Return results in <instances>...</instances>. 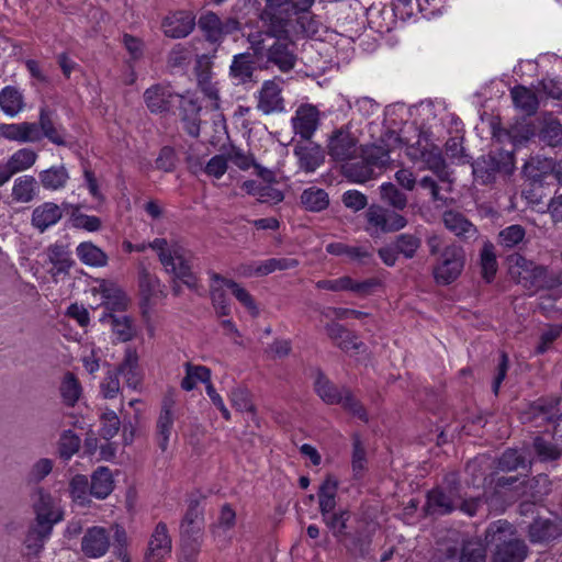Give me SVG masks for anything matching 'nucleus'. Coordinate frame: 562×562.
Segmentation results:
<instances>
[{
	"instance_id": "obj_56",
	"label": "nucleus",
	"mask_w": 562,
	"mask_h": 562,
	"mask_svg": "<svg viewBox=\"0 0 562 562\" xmlns=\"http://www.w3.org/2000/svg\"><path fill=\"white\" fill-rule=\"evenodd\" d=\"M371 543L370 535L357 533L350 539H346L342 544L352 555H364L369 552Z\"/></svg>"
},
{
	"instance_id": "obj_53",
	"label": "nucleus",
	"mask_w": 562,
	"mask_h": 562,
	"mask_svg": "<svg viewBox=\"0 0 562 562\" xmlns=\"http://www.w3.org/2000/svg\"><path fill=\"white\" fill-rule=\"evenodd\" d=\"M180 530L181 536L188 538L194 537L201 532L202 514L196 506L189 508L181 522Z\"/></svg>"
},
{
	"instance_id": "obj_20",
	"label": "nucleus",
	"mask_w": 562,
	"mask_h": 562,
	"mask_svg": "<svg viewBox=\"0 0 562 562\" xmlns=\"http://www.w3.org/2000/svg\"><path fill=\"white\" fill-rule=\"evenodd\" d=\"M292 41L293 38H285L284 33H281L280 30L277 40L269 45L268 61L276 65L283 72L291 70L296 63V56L289 47V43Z\"/></svg>"
},
{
	"instance_id": "obj_10",
	"label": "nucleus",
	"mask_w": 562,
	"mask_h": 562,
	"mask_svg": "<svg viewBox=\"0 0 562 562\" xmlns=\"http://www.w3.org/2000/svg\"><path fill=\"white\" fill-rule=\"evenodd\" d=\"M177 398L173 390H169L161 400L160 411L156 420V441L165 452L169 447L170 437L176 420Z\"/></svg>"
},
{
	"instance_id": "obj_13",
	"label": "nucleus",
	"mask_w": 562,
	"mask_h": 562,
	"mask_svg": "<svg viewBox=\"0 0 562 562\" xmlns=\"http://www.w3.org/2000/svg\"><path fill=\"white\" fill-rule=\"evenodd\" d=\"M292 18V14L283 19L280 16L281 33H284L285 38H295L300 35L303 36H315L322 25L321 21L315 16L311 15L306 11Z\"/></svg>"
},
{
	"instance_id": "obj_42",
	"label": "nucleus",
	"mask_w": 562,
	"mask_h": 562,
	"mask_svg": "<svg viewBox=\"0 0 562 562\" xmlns=\"http://www.w3.org/2000/svg\"><path fill=\"white\" fill-rule=\"evenodd\" d=\"M510 95L515 106L528 115L533 114L539 106L536 93L524 86L514 87Z\"/></svg>"
},
{
	"instance_id": "obj_41",
	"label": "nucleus",
	"mask_w": 562,
	"mask_h": 562,
	"mask_svg": "<svg viewBox=\"0 0 562 562\" xmlns=\"http://www.w3.org/2000/svg\"><path fill=\"white\" fill-rule=\"evenodd\" d=\"M76 254L79 260L86 266L104 267L108 263L105 252L90 241L79 244L76 248Z\"/></svg>"
},
{
	"instance_id": "obj_21",
	"label": "nucleus",
	"mask_w": 562,
	"mask_h": 562,
	"mask_svg": "<svg viewBox=\"0 0 562 562\" xmlns=\"http://www.w3.org/2000/svg\"><path fill=\"white\" fill-rule=\"evenodd\" d=\"M281 86L276 80H267L257 92V108L263 114L282 112L284 110V100L281 95Z\"/></svg>"
},
{
	"instance_id": "obj_26",
	"label": "nucleus",
	"mask_w": 562,
	"mask_h": 562,
	"mask_svg": "<svg viewBox=\"0 0 562 562\" xmlns=\"http://www.w3.org/2000/svg\"><path fill=\"white\" fill-rule=\"evenodd\" d=\"M443 224L448 231L464 240L475 238L476 227L461 213L447 211L442 216Z\"/></svg>"
},
{
	"instance_id": "obj_14",
	"label": "nucleus",
	"mask_w": 562,
	"mask_h": 562,
	"mask_svg": "<svg viewBox=\"0 0 562 562\" xmlns=\"http://www.w3.org/2000/svg\"><path fill=\"white\" fill-rule=\"evenodd\" d=\"M195 14L192 11L180 10L170 12L161 21L162 33L170 38H183L195 27Z\"/></svg>"
},
{
	"instance_id": "obj_39",
	"label": "nucleus",
	"mask_w": 562,
	"mask_h": 562,
	"mask_svg": "<svg viewBox=\"0 0 562 562\" xmlns=\"http://www.w3.org/2000/svg\"><path fill=\"white\" fill-rule=\"evenodd\" d=\"M186 375L181 380L182 390L189 392L196 387L199 383L205 386L211 382V371L204 366H196L190 362L184 363Z\"/></svg>"
},
{
	"instance_id": "obj_54",
	"label": "nucleus",
	"mask_w": 562,
	"mask_h": 562,
	"mask_svg": "<svg viewBox=\"0 0 562 562\" xmlns=\"http://www.w3.org/2000/svg\"><path fill=\"white\" fill-rule=\"evenodd\" d=\"M380 194L381 199L395 210H403L407 205V196L391 182L380 186Z\"/></svg>"
},
{
	"instance_id": "obj_34",
	"label": "nucleus",
	"mask_w": 562,
	"mask_h": 562,
	"mask_svg": "<svg viewBox=\"0 0 562 562\" xmlns=\"http://www.w3.org/2000/svg\"><path fill=\"white\" fill-rule=\"evenodd\" d=\"M561 532L557 521L539 518L530 526L529 536L531 542L546 543L558 538Z\"/></svg>"
},
{
	"instance_id": "obj_33",
	"label": "nucleus",
	"mask_w": 562,
	"mask_h": 562,
	"mask_svg": "<svg viewBox=\"0 0 562 562\" xmlns=\"http://www.w3.org/2000/svg\"><path fill=\"white\" fill-rule=\"evenodd\" d=\"M297 265V260L292 258H271L249 266L248 269L244 271V276H267L277 270L293 269Z\"/></svg>"
},
{
	"instance_id": "obj_58",
	"label": "nucleus",
	"mask_w": 562,
	"mask_h": 562,
	"mask_svg": "<svg viewBox=\"0 0 562 562\" xmlns=\"http://www.w3.org/2000/svg\"><path fill=\"white\" fill-rule=\"evenodd\" d=\"M419 246V238L408 234L400 235L395 241L396 250L402 252L406 258L414 257Z\"/></svg>"
},
{
	"instance_id": "obj_12",
	"label": "nucleus",
	"mask_w": 562,
	"mask_h": 562,
	"mask_svg": "<svg viewBox=\"0 0 562 562\" xmlns=\"http://www.w3.org/2000/svg\"><path fill=\"white\" fill-rule=\"evenodd\" d=\"M199 26L211 42H222L227 35L240 31V23L234 18L220 19L213 12H206L199 19Z\"/></svg>"
},
{
	"instance_id": "obj_15",
	"label": "nucleus",
	"mask_w": 562,
	"mask_h": 562,
	"mask_svg": "<svg viewBox=\"0 0 562 562\" xmlns=\"http://www.w3.org/2000/svg\"><path fill=\"white\" fill-rule=\"evenodd\" d=\"M321 113L313 104H301L291 119L292 128L295 135L308 140L313 137L319 126Z\"/></svg>"
},
{
	"instance_id": "obj_18",
	"label": "nucleus",
	"mask_w": 562,
	"mask_h": 562,
	"mask_svg": "<svg viewBox=\"0 0 562 562\" xmlns=\"http://www.w3.org/2000/svg\"><path fill=\"white\" fill-rule=\"evenodd\" d=\"M110 549V532L100 526H94L85 532L81 539V552L89 559H99Z\"/></svg>"
},
{
	"instance_id": "obj_62",
	"label": "nucleus",
	"mask_w": 562,
	"mask_h": 562,
	"mask_svg": "<svg viewBox=\"0 0 562 562\" xmlns=\"http://www.w3.org/2000/svg\"><path fill=\"white\" fill-rule=\"evenodd\" d=\"M342 203L347 209L359 212L368 205L367 196L358 190H348L342 194Z\"/></svg>"
},
{
	"instance_id": "obj_40",
	"label": "nucleus",
	"mask_w": 562,
	"mask_h": 562,
	"mask_svg": "<svg viewBox=\"0 0 562 562\" xmlns=\"http://www.w3.org/2000/svg\"><path fill=\"white\" fill-rule=\"evenodd\" d=\"M539 138L551 147L562 146V124L560 121L551 114H546L542 119Z\"/></svg>"
},
{
	"instance_id": "obj_52",
	"label": "nucleus",
	"mask_w": 562,
	"mask_h": 562,
	"mask_svg": "<svg viewBox=\"0 0 562 562\" xmlns=\"http://www.w3.org/2000/svg\"><path fill=\"white\" fill-rule=\"evenodd\" d=\"M69 493L72 501L79 505L89 503L90 486L86 475L77 474L69 482Z\"/></svg>"
},
{
	"instance_id": "obj_35",
	"label": "nucleus",
	"mask_w": 562,
	"mask_h": 562,
	"mask_svg": "<svg viewBox=\"0 0 562 562\" xmlns=\"http://www.w3.org/2000/svg\"><path fill=\"white\" fill-rule=\"evenodd\" d=\"M294 155L299 159L300 168L305 172H314L324 162V154L319 146H296Z\"/></svg>"
},
{
	"instance_id": "obj_59",
	"label": "nucleus",
	"mask_w": 562,
	"mask_h": 562,
	"mask_svg": "<svg viewBox=\"0 0 562 562\" xmlns=\"http://www.w3.org/2000/svg\"><path fill=\"white\" fill-rule=\"evenodd\" d=\"M498 467L503 471H514L520 467L525 468L526 464L525 459L517 450L508 449L502 454Z\"/></svg>"
},
{
	"instance_id": "obj_46",
	"label": "nucleus",
	"mask_w": 562,
	"mask_h": 562,
	"mask_svg": "<svg viewBox=\"0 0 562 562\" xmlns=\"http://www.w3.org/2000/svg\"><path fill=\"white\" fill-rule=\"evenodd\" d=\"M326 526L331 530L333 535L339 542L347 539V522L350 519V513L347 509H340L335 513L327 514L323 517Z\"/></svg>"
},
{
	"instance_id": "obj_45",
	"label": "nucleus",
	"mask_w": 562,
	"mask_h": 562,
	"mask_svg": "<svg viewBox=\"0 0 562 562\" xmlns=\"http://www.w3.org/2000/svg\"><path fill=\"white\" fill-rule=\"evenodd\" d=\"M326 251L334 256H347L352 260L364 261L372 257V250L363 246H348L342 243H331L326 246Z\"/></svg>"
},
{
	"instance_id": "obj_7",
	"label": "nucleus",
	"mask_w": 562,
	"mask_h": 562,
	"mask_svg": "<svg viewBox=\"0 0 562 562\" xmlns=\"http://www.w3.org/2000/svg\"><path fill=\"white\" fill-rule=\"evenodd\" d=\"M315 392L326 404H340L355 416L367 420V414L361 404L347 389H337L326 376L318 374L315 380Z\"/></svg>"
},
{
	"instance_id": "obj_4",
	"label": "nucleus",
	"mask_w": 562,
	"mask_h": 562,
	"mask_svg": "<svg viewBox=\"0 0 562 562\" xmlns=\"http://www.w3.org/2000/svg\"><path fill=\"white\" fill-rule=\"evenodd\" d=\"M482 499L480 497H468L462 498L457 487L450 486L447 492L441 488L432 490L428 493L426 509L431 515H445L457 507L469 515L474 516L477 508L481 506Z\"/></svg>"
},
{
	"instance_id": "obj_44",
	"label": "nucleus",
	"mask_w": 562,
	"mask_h": 562,
	"mask_svg": "<svg viewBox=\"0 0 562 562\" xmlns=\"http://www.w3.org/2000/svg\"><path fill=\"white\" fill-rule=\"evenodd\" d=\"M101 322H110L111 328L121 341H130L136 335L133 321L128 316H113L104 314L100 318Z\"/></svg>"
},
{
	"instance_id": "obj_36",
	"label": "nucleus",
	"mask_w": 562,
	"mask_h": 562,
	"mask_svg": "<svg viewBox=\"0 0 562 562\" xmlns=\"http://www.w3.org/2000/svg\"><path fill=\"white\" fill-rule=\"evenodd\" d=\"M38 156L36 151L31 148H20L10 155L5 161L10 177L12 178L16 173L24 172L31 169Z\"/></svg>"
},
{
	"instance_id": "obj_2",
	"label": "nucleus",
	"mask_w": 562,
	"mask_h": 562,
	"mask_svg": "<svg viewBox=\"0 0 562 562\" xmlns=\"http://www.w3.org/2000/svg\"><path fill=\"white\" fill-rule=\"evenodd\" d=\"M210 278V296L212 305L220 316H227L231 314V302L226 295V291H231L234 297L247 310L252 316L259 315V307L254 296L241 284L232 279L222 277L221 274L209 271Z\"/></svg>"
},
{
	"instance_id": "obj_43",
	"label": "nucleus",
	"mask_w": 562,
	"mask_h": 562,
	"mask_svg": "<svg viewBox=\"0 0 562 562\" xmlns=\"http://www.w3.org/2000/svg\"><path fill=\"white\" fill-rule=\"evenodd\" d=\"M267 9L273 16L291 15V11L296 14V11H307L314 3V0H266Z\"/></svg>"
},
{
	"instance_id": "obj_61",
	"label": "nucleus",
	"mask_w": 562,
	"mask_h": 562,
	"mask_svg": "<svg viewBox=\"0 0 562 562\" xmlns=\"http://www.w3.org/2000/svg\"><path fill=\"white\" fill-rule=\"evenodd\" d=\"M191 53L184 45H176L168 55V66L171 68H181L189 64Z\"/></svg>"
},
{
	"instance_id": "obj_31",
	"label": "nucleus",
	"mask_w": 562,
	"mask_h": 562,
	"mask_svg": "<svg viewBox=\"0 0 562 562\" xmlns=\"http://www.w3.org/2000/svg\"><path fill=\"white\" fill-rule=\"evenodd\" d=\"M172 99L173 94L170 89L159 85L148 88L144 93L145 103L153 113L167 111Z\"/></svg>"
},
{
	"instance_id": "obj_28",
	"label": "nucleus",
	"mask_w": 562,
	"mask_h": 562,
	"mask_svg": "<svg viewBox=\"0 0 562 562\" xmlns=\"http://www.w3.org/2000/svg\"><path fill=\"white\" fill-rule=\"evenodd\" d=\"M0 109L9 117H15L25 109L23 92L14 86H7L0 91Z\"/></svg>"
},
{
	"instance_id": "obj_55",
	"label": "nucleus",
	"mask_w": 562,
	"mask_h": 562,
	"mask_svg": "<svg viewBox=\"0 0 562 562\" xmlns=\"http://www.w3.org/2000/svg\"><path fill=\"white\" fill-rule=\"evenodd\" d=\"M80 438L71 430H66L59 439L58 451L63 459L68 460L78 452Z\"/></svg>"
},
{
	"instance_id": "obj_30",
	"label": "nucleus",
	"mask_w": 562,
	"mask_h": 562,
	"mask_svg": "<svg viewBox=\"0 0 562 562\" xmlns=\"http://www.w3.org/2000/svg\"><path fill=\"white\" fill-rule=\"evenodd\" d=\"M485 553L480 543L468 542L459 554L457 548H447L445 557L438 562H484Z\"/></svg>"
},
{
	"instance_id": "obj_5",
	"label": "nucleus",
	"mask_w": 562,
	"mask_h": 562,
	"mask_svg": "<svg viewBox=\"0 0 562 562\" xmlns=\"http://www.w3.org/2000/svg\"><path fill=\"white\" fill-rule=\"evenodd\" d=\"M512 526L505 520H498L486 531V540L490 542H501L496 546L494 552V562H522L527 555V547L524 541L510 538L506 540L507 533H510Z\"/></svg>"
},
{
	"instance_id": "obj_6",
	"label": "nucleus",
	"mask_w": 562,
	"mask_h": 562,
	"mask_svg": "<svg viewBox=\"0 0 562 562\" xmlns=\"http://www.w3.org/2000/svg\"><path fill=\"white\" fill-rule=\"evenodd\" d=\"M364 220V231L371 237H380L383 234L397 232L407 225V220L403 215L379 204H371L367 209Z\"/></svg>"
},
{
	"instance_id": "obj_19",
	"label": "nucleus",
	"mask_w": 562,
	"mask_h": 562,
	"mask_svg": "<svg viewBox=\"0 0 562 562\" xmlns=\"http://www.w3.org/2000/svg\"><path fill=\"white\" fill-rule=\"evenodd\" d=\"M171 553V539L165 524L159 522L148 541L144 562H165Z\"/></svg>"
},
{
	"instance_id": "obj_29",
	"label": "nucleus",
	"mask_w": 562,
	"mask_h": 562,
	"mask_svg": "<svg viewBox=\"0 0 562 562\" xmlns=\"http://www.w3.org/2000/svg\"><path fill=\"white\" fill-rule=\"evenodd\" d=\"M38 194L37 181L33 176L23 175L14 179L11 198L15 203H30Z\"/></svg>"
},
{
	"instance_id": "obj_51",
	"label": "nucleus",
	"mask_w": 562,
	"mask_h": 562,
	"mask_svg": "<svg viewBox=\"0 0 562 562\" xmlns=\"http://www.w3.org/2000/svg\"><path fill=\"white\" fill-rule=\"evenodd\" d=\"M60 394L63 401L68 406H74L78 402L81 395V385L72 373L68 372L64 375L60 384Z\"/></svg>"
},
{
	"instance_id": "obj_64",
	"label": "nucleus",
	"mask_w": 562,
	"mask_h": 562,
	"mask_svg": "<svg viewBox=\"0 0 562 562\" xmlns=\"http://www.w3.org/2000/svg\"><path fill=\"white\" fill-rule=\"evenodd\" d=\"M533 446L542 461L555 460L560 456V450L552 442L546 441L542 438H537Z\"/></svg>"
},
{
	"instance_id": "obj_63",
	"label": "nucleus",
	"mask_w": 562,
	"mask_h": 562,
	"mask_svg": "<svg viewBox=\"0 0 562 562\" xmlns=\"http://www.w3.org/2000/svg\"><path fill=\"white\" fill-rule=\"evenodd\" d=\"M120 424V418L113 411L104 413L102 415L101 436L104 439H111L117 434Z\"/></svg>"
},
{
	"instance_id": "obj_16",
	"label": "nucleus",
	"mask_w": 562,
	"mask_h": 562,
	"mask_svg": "<svg viewBox=\"0 0 562 562\" xmlns=\"http://www.w3.org/2000/svg\"><path fill=\"white\" fill-rule=\"evenodd\" d=\"M34 510L36 514V525L53 530V526L63 520L64 514L56 501L44 491L36 493L34 501Z\"/></svg>"
},
{
	"instance_id": "obj_32",
	"label": "nucleus",
	"mask_w": 562,
	"mask_h": 562,
	"mask_svg": "<svg viewBox=\"0 0 562 562\" xmlns=\"http://www.w3.org/2000/svg\"><path fill=\"white\" fill-rule=\"evenodd\" d=\"M255 70V61L249 53L237 54L229 66V76L238 85L251 80Z\"/></svg>"
},
{
	"instance_id": "obj_60",
	"label": "nucleus",
	"mask_w": 562,
	"mask_h": 562,
	"mask_svg": "<svg viewBox=\"0 0 562 562\" xmlns=\"http://www.w3.org/2000/svg\"><path fill=\"white\" fill-rule=\"evenodd\" d=\"M104 398H114L120 393V380L116 371H108L100 385Z\"/></svg>"
},
{
	"instance_id": "obj_37",
	"label": "nucleus",
	"mask_w": 562,
	"mask_h": 562,
	"mask_svg": "<svg viewBox=\"0 0 562 562\" xmlns=\"http://www.w3.org/2000/svg\"><path fill=\"white\" fill-rule=\"evenodd\" d=\"M40 182L45 190L58 191L64 189L69 180V173L65 166H53L38 175Z\"/></svg>"
},
{
	"instance_id": "obj_23",
	"label": "nucleus",
	"mask_w": 562,
	"mask_h": 562,
	"mask_svg": "<svg viewBox=\"0 0 562 562\" xmlns=\"http://www.w3.org/2000/svg\"><path fill=\"white\" fill-rule=\"evenodd\" d=\"M48 262L52 265L48 272L55 281L60 274L67 273L72 265L70 251L64 245H50L45 252Z\"/></svg>"
},
{
	"instance_id": "obj_38",
	"label": "nucleus",
	"mask_w": 562,
	"mask_h": 562,
	"mask_svg": "<svg viewBox=\"0 0 562 562\" xmlns=\"http://www.w3.org/2000/svg\"><path fill=\"white\" fill-rule=\"evenodd\" d=\"M90 486V494L99 499H104L113 491V479L111 471L105 467L98 468L92 476Z\"/></svg>"
},
{
	"instance_id": "obj_57",
	"label": "nucleus",
	"mask_w": 562,
	"mask_h": 562,
	"mask_svg": "<svg viewBox=\"0 0 562 562\" xmlns=\"http://www.w3.org/2000/svg\"><path fill=\"white\" fill-rule=\"evenodd\" d=\"M526 235V232L520 225H510L499 233V243L507 248H512L519 244Z\"/></svg>"
},
{
	"instance_id": "obj_11",
	"label": "nucleus",
	"mask_w": 562,
	"mask_h": 562,
	"mask_svg": "<svg viewBox=\"0 0 562 562\" xmlns=\"http://www.w3.org/2000/svg\"><path fill=\"white\" fill-rule=\"evenodd\" d=\"M91 292L93 297L100 301L99 305L104 306L108 311L123 312L130 305L128 296L115 282L101 280Z\"/></svg>"
},
{
	"instance_id": "obj_27",
	"label": "nucleus",
	"mask_w": 562,
	"mask_h": 562,
	"mask_svg": "<svg viewBox=\"0 0 562 562\" xmlns=\"http://www.w3.org/2000/svg\"><path fill=\"white\" fill-rule=\"evenodd\" d=\"M243 189L261 203L277 204L284 199L282 191L276 188L273 183L247 180L243 183Z\"/></svg>"
},
{
	"instance_id": "obj_9",
	"label": "nucleus",
	"mask_w": 562,
	"mask_h": 562,
	"mask_svg": "<svg viewBox=\"0 0 562 562\" xmlns=\"http://www.w3.org/2000/svg\"><path fill=\"white\" fill-rule=\"evenodd\" d=\"M465 261V254L461 246L449 245L445 247L436 267L434 277L439 284L453 282L462 272Z\"/></svg>"
},
{
	"instance_id": "obj_1",
	"label": "nucleus",
	"mask_w": 562,
	"mask_h": 562,
	"mask_svg": "<svg viewBox=\"0 0 562 562\" xmlns=\"http://www.w3.org/2000/svg\"><path fill=\"white\" fill-rule=\"evenodd\" d=\"M123 247L127 252H144L146 249L151 248L157 252L167 273L181 281L188 288L192 290L198 289V279L192 272L184 248L178 241L156 238L148 244L124 241Z\"/></svg>"
},
{
	"instance_id": "obj_24",
	"label": "nucleus",
	"mask_w": 562,
	"mask_h": 562,
	"mask_svg": "<svg viewBox=\"0 0 562 562\" xmlns=\"http://www.w3.org/2000/svg\"><path fill=\"white\" fill-rule=\"evenodd\" d=\"M278 31H280V16H273L271 19V32H255L248 35V42L250 48L254 50V55L258 58L268 56L269 45L278 37Z\"/></svg>"
},
{
	"instance_id": "obj_49",
	"label": "nucleus",
	"mask_w": 562,
	"mask_h": 562,
	"mask_svg": "<svg viewBox=\"0 0 562 562\" xmlns=\"http://www.w3.org/2000/svg\"><path fill=\"white\" fill-rule=\"evenodd\" d=\"M337 490V481L333 477H327L319 490L318 498H319V509L322 516H326L330 514L336 505L335 496Z\"/></svg>"
},
{
	"instance_id": "obj_48",
	"label": "nucleus",
	"mask_w": 562,
	"mask_h": 562,
	"mask_svg": "<svg viewBox=\"0 0 562 562\" xmlns=\"http://www.w3.org/2000/svg\"><path fill=\"white\" fill-rule=\"evenodd\" d=\"M301 203L310 211L319 212L328 206L329 199L323 189L311 187L303 191Z\"/></svg>"
},
{
	"instance_id": "obj_47",
	"label": "nucleus",
	"mask_w": 562,
	"mask_h": 562,
	"mask_svg": "<svg viewBox=\"0 0 562 562\" xmlns=\"http://www.w3.org/2000/svg\"><path fill=\"white\" fill-rule=\"evenodd\" d=\"M52 530L42 526L35 525L31 527L24 539V546L29 554L36 555L43 548L45 541L49 538Z\"/></svg>"
},
{
	"instance_id": "obj_25",
	"label": "nucleus",
	"mask_w": 562,
	"mask_h": 562,
	"mask_svg": "<svg viewBox=\"0 0 562 562\" xmlns=\"http://www.w3.org/2000/svg\"><path fill=\"white\" fill-rule=\"evenodd\" d=\"M138 361L136 350L128 348L117 371L123 375L126 385L133 390H137L143 381V372Z\"/></svg>"
},
{
	"instance_id": "obj_17",
	"label": "nucleus",
	"mask_w": 562,
	"mask_h": 562,
	"mask_svg": "<svg viewBox=\"0 0 562 562\" xmlns=\"http://www.w3.org/2000/svg\"><path fill=\"white\" fill-rule=\"evenodd\" d=\"M328 154L337 161H346L357 155V139L348 128L336 130L329 137L327 144Z\"/></svg>"
},
{
	"instance_id": "obj_3",
	"label": "nucleus",
	"mask_w": 562,
	"mask_h": 562,
	"mask_svg": "<svg viewBox=\"0 0 562 562\" xmlns=\"http://www.w3.org/2000/svg\"><path fill=\"white\" fill-rule=\"evenodd\" d=\"M383 143L387 150L406 146V155L412 161H422L425 168L440 175L445 169V160L440 148L435 145L427 135L419 133L414 144H406L402 136L395 132H387L383 137Z\"/></svg>"
},
{
	"instance_id": "obj_8",
	"label": "nucleus",
	"mask_w": 562,
	"mask_h": 562,
	"mask_svg": "<svg viewBox=\"0 0 562 562\" xmlns=\"http://www.w3.org/2000/svg\"><path fill=\"white\" fill-rule=\"evenodd\" d=\"M510 276L528 290L550 285L547 281V269L537 266L535 262L526 259L519 254L513 255L509 259Z\"/></svg>"
},
{
	"instance_id": "obj_22",
	"label": "nucleus",
	"mask_w": 562,
	"mask_h": 562,
	"mask_svg": "<svg viewBox=\"0 0 562 562\" xmlns=\"http://www.w3.org/2000/svg\"><path fill=\"white\" fill-rule=\"evenodd\" d=\"M63 217V210L53 202H44L32 212V225L41 233L57 224Z\"/></svg>"
},
{
	"instance_id": "obj_50",
	"label": "nucleus",
	"mask_w": 562,
	"mask_h": 562,
	"mask_svg": "<svg viewBox=\"0 0 562 562\" xmlns=\"http://www.w3.org/2000/svg\"><path fill=\"white\" fill-rule=\"evenodd\" d=\"M481 270L482 277L486 282H491L497 271V260L492 243L486 241L481 250Z\"/></svg>"
}]
</instances>
